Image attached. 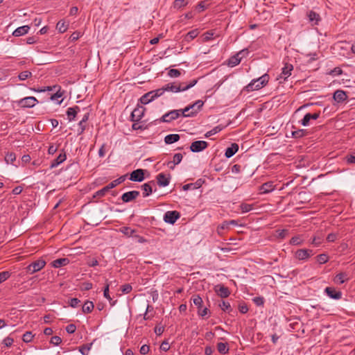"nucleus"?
Here are the masks:
<instances>
[{
    "label": "nucleus",
    "instance_id": "f257e3e1",
    "mask_svg": "<svg viewBox=\"0 0 355 355\" xmlns=\"http://www.w3.org/2000/svg\"><path fill=\"white\" fill-rule=\"evenodd\" d=\"M204 102L201 100L196 101L192 105L186 107L182 111V114L184 117L193 116L197 114L200 109L203 106Z\"/></svg>",
    "mask_w": 355,
    "mask_h": 355
},
{
    "label": "nucleus",
    "instance_id": "f03ea898",
    "mask_svg": "<svg viewBox=\"0 0 355 355\" xmlns=\"http://www.w3.org/2000/svg\"><path fill=\"white\" fill-rule=\"evenodd\" d=\"M268 80L269 76L265 73L257 79H253L245 89H250L252 86H255L256 89H261L266 85Z\"/></svg>",
    "mask_w": 355,
    "mask_h": 355
},
{
    "label": "nucleus",
    "instance_id": "7ed1b4c3",
    "mask_svg": "<svg viewBox=\"0 0 355 355\" xmlns=\"http://www.w3.org/2000/svg\"><path fill=\"white\" fill-rule=\"evenodd\" d=\"M249 53V51L248 49H244L241 51H240L239 53H237L236 55L232 56L229 60H228V66L231 67H234L236 65H238L243 58L248 55Z\"/></svg>",
    "mask_w": 355,
    "mask_h": 355
},
{
    "label": "nucleus",
    "instance_id": "20e7f679",
    "mask_svg": "<svg viewBox=\"0 0 355 355\" xmlns=\"http://www.w3.org/2000/svg\"><path fill=\"white\" fill-rule=\"evenodd\" d=\"M46 265V262L43 259H38L30 263L26 268V270L29 274H33L42 270Z\"/></svg>",
    "mask_w": 355,
    "mask_h": 355
},
{
    "label": "nucleus",
    "instance_id": "39448f33",
    "mask_svg": "<svg viewBox=\"0 0 355 355\" xmlns=\"http://www.w3.org/2000/svg\"><path fill=\"white\" fill-rule=\"evenodd\" d=\"M159 90H151L150 92L143 95L140 98L139 101L143 105H146L153 101L155 98L160 96L162 92L158 93Z\"/></svg>",
    "mask_w": 355,
    "mask_h": 355
},
{
    "label": "nucleus",
    "instance_id": "423d86ee",
    "mask_svg": "<svg viewBox=\"0 0 355 355\" xmlns=\"http://www.w3.org/2000/svg\"><path fill=\"white\" fill-rule=\"evenodd\" d=\"M37 102V100L35 97L28 96L20 99L17 101V103L21 107H33Z\"/></svg>",
    "mask_w": 355,
    "mask_h": 355
},
{
    "label": "nucleus",
    "instance_id": "0eeeda50",
    "mask_svg": "<svg viewBox=\"0 0 355 355\" xmlns=\"http://www.w3.org/2000/svg\"><path fill=\"white\" fill-rule=\"evenodd\" d=\"M180 217V214L177 211H168L164 216V222L169 224H174Z\"/></svg>",
    "mask_w": 355,
    "mask_h": 355
},
{
    "label": "nucleus",
    "instance_id": "6e6552de",
    "mask_svg": "<svg viewBox=\"0 0 355 355\" xmlns=\"http://www.w3.org/2000/svg\"><path fill=\"white\" fill-rule=\"evenodd\" d=\"M146 109L139 105L136 108L133 110L130 115V119L132 121L137 122L141 119L144 114Z\"/></svg>",
    "mask_w": 355,
    "mask_h": 355
},
{
    "label": "nucleus",
    "instance_id": "1a4fd4ad",
    "mask_svg": "<svg viewBox=\"0 0 355 355\" xmlns=\"http://www.w3.org/2000/svg\"><path fill=\"white\" fill-rule=\"evenodd\" d=\"M182 110H172L164 115L162 116L160 121L162 122H166L169 123L172 121L173 120H175L178 119L180 116V112H182Z\"/></svg>",
    "mask_w": 355,
    "mask_h": 355
},
{
    "label": "nucleus",
    "instance_id": "9d476101",
    "mask_svg": "<svg viewBox=\"0 0 355 355\" xmlns=\"http://www.w3.org/2000/svg\"><path fill=\"white\" fill-rule=\"evenodd\" d=\"M207 146L208 143L205 141H196L191 143L190 150L193 153H198L207 148Z\"/></svg>",
    "mask_w": 355,
    "mask_h": 355
},
{
    "label": "nucleus",
    "instance_id": "9b49d317",
    "mask_svg": "<svg viewBox=\"0 0 355 355\" xmlns=\"http://www.w3.org/2000/svg\"><path fill=\"white\" fill-rule=\"evenodd\" d=\"M214 291L217 295L222 298H226L230 295L229 288L223 284L215 286Z\"/></svg>",
    "mask_w": 355,
    "mask_h": 355
},
{
    "label": "nucleus",
    "instance_id": "f8f14e48",
    "mask_svg": "<svg viewBox=\"0 0 355 355\" xmlns=\"http://www.w3.org/2000/svg\"><path fill=\"white\" fill-rule=\"evenodd\" d=\"M139 194L140 193L138 191H128L121 196V200L123 202H130L135 200L139 196Z\"/></svg>",
    "mask_w": 355,
    "mask_h": 355
},
{
    "label": "nucleus",
    "instance_id": "ddd939ff",
    "mask_svg": "<svg viewBox=\"0 0 355 355\" xmlns=\"http://www.w3.org/2000/svg\"><path fill=\"white\" fill-rule=\"evenodd\" d=\"M313 254V250L300 249L295 252V258L299 260H305Z\"/></svg>",
    "mask_w": 355,
    "mask_h": 355
},
{
    "label": "nucleus",
    "instance_id": "4468645a",
    "mask_svg": "<svg viewBox=\"0 0 355 355\" xmlns=\"http://www.w3.org/2000/svg\"><path fill=\"white\" fill-rule=\"evenodd\" d=\"M293 69V67L291 64H286L284 67L282 69V73L279 75V77L277 80H279V83L282 82V79L285 80L287 78H288L291 75V71Z\"/></svg>",
    "mask_w": 355,
    "mask_h": 355
},
{
    "label": "nucleus",
    "instance_id": "2eb2a0df",
    "mask_svg": "<svg viewBox=\"0 0 355 355\" xmlns=\"http://www.w3.org/2000/svg\"><path fill=\"white\" fill-rule=\"evenodd\" d=\"M130 180L133 182H142L144 180V170L137 169L130 173Z\"/></svg>",
    "mask_w": 355,
    "mask_h": 355
},
{
    "label": "nucleus",
    "instance_id": "dca6fc26",
    "mask_svg": "<svg viewBox=\"0 0 355 355\" xmlns=\"http://www.w3.org/2000/svg\"><path fill=\"white\" fill-rule=\"evenodd\" d=\"M66 159H67L66 153H65L64 150L62 149L61 150L60 153L59 154V155L55 159L52 160V162L50 164V168H53L57 167L58 165H60V164L64 162L66 160Z\"/></svg>",
    "mask_w": 355,
    "mask_h": 355
},
{
    "label": "nucleus",
    "instance_id": "f3484780",
    "mask_svg": "<svg viewBox=\"0 0 355 355\" xmlns=\"http://www.w3.org/2000/svg\"><path fill=\"white\" fill-rule=\"evenodd\" d=\"M324 292L329 297L334 300H339L342 297V293L340 291H336V289L332 287H327Z\"/></svg>",
    "mask_w": 355,
    "mask_h": 355
},
{
    "label": "nucleus",
    "instance_id": "a211bd4d",
    "mask_svg": "<svg viewBox=\"0 0 355 355\" xmlns=\"http://www.w3.org/2000/svg\"><path fill=\"white\" fill-rule=\"evenodd\" d=\"M153 185H155L153 181L148 182L141 186L143 191V197L146 198L149 196L153 193Z\"/></svg>",
    "mask_w": 355,
    "mask_h": 355
},
{
    "label": "nucleus",
    "instance_id": "6ab92c4d",
    "mask_svg": "<svg viewBox=\"0 0 355 355\" xmlns=\"http://www.w3.org/2000/svg\"><path fill=\"white\" fill-rule=\"evenodd\" d=\"M334 100L338 103H343L344 101H345L347 98V95L345 92L344 90H336V92L334 94Z\"/></svg>",
    "mask_w": 355,
    "mask_h": 355
},
{
    "label": "nucleus",
    "instance_id": "aec40b11",
    "mask_svg": "<svg viewBox=\"0 0 355 355\" xmlns=\"http://www.w3.org/2000/svg\"><path fill=\"white\" fill-rule=\"evenodd\" d=\"M197 83L196 80H191L189 84L187 85H181L179 86L173 85H167L166 87H162V89H191L193 87L196 83Z\"/></svg>",
    "mask_w": 355,
    "mask_h": 355
},
{
    "label": "nucleus",
    "instance_id": "412c9836",
    "mask_svg": "<svg viewBox=\"0 0 355 355\" xmlns=\"http://www.w3.org/2000/svg\"><path fill=\"white\" fill-rule=\"evenodd\" d=\"M157 180L159 187H166L170 182V175L166 177L164 173H159L157 175Z\"/></svg>",
    "mask_w": 355,
    "mask_h": 355
},
{
    "label": "nucleus",
    "instance_id": "4be33fe9",
    "mask_svg": "<svg viewBox=\"0 0 355 355\" xmlns=\"http://www.w3.org/2000/svg\"><path fill=\"white\" fill-rule=\"evenodd\" d=\"M239 150V145L236 143H233L231 144L230 147H228L225 153V156L227 158L232 157L234 155H235Z\"/></svg>",
    "mask_w": 355,
    "mask_h": 355
},
{
    "label": "nucleus",
    "instance_id": "5701e85b",
    "mask_svg": "<svg viewBox=\"0 0 355 355\" xmlns=\"http://www.w3.org/2000/svg\"><path fill=\"white\" fill-rule=\"evenodd\" d=\"M307 17L309 18V21L313 24V25H317L318 22L320 21V17L319 14L316 13L314 11H309L307 14Z\"/></svg>",
    "mask_w": 355,
    "mask_h": 355
},
{
    "label": "nucleus",
    "instance_id": "b1692460",
    "mask_svg": "<svg viewBox=\"0 0 355 355\" xmlns=\"http://www.w3.org/2000/svg\"><path fill=\"white\" fill-rule=\"evenodd\" d=\"M29 30H30V27L28 26H20V27H18L17 28H16L13 31L12 35L15 37L22 36V35H24L25 34H26Z\"/></svg>",
    "mask_w": 355,
    "mask_h": 355
},
{
    "label": "nucleus",
    "instance_id": "393cba45",
    "mask_svg": "<svg viewBox=\"0 0 355 355\" xmlns=\"http://www.w3.org/2000/svg\"><path fill=\"white\" fill-rule=\"evenodd\" d=\"M80 111V108L78 106H74L73 107H69L67 110V115L69 121H71L75 119L77 115L78 112Z\"/></svg>",
    "mask_w": 355,
    "mask_h": 355
},
{
    "label": "nucleus",
    "instance_id": "a878e982",
    "mask_svg": "<svg viewBox=\"0 0 355 355\" xmlns=\"http://www.w3.org/2000/svg\"><path fill=\"white\" fill-rule=\"evenodd\" d=\"M199 34V31L198 29H193L189 32H188L184 38V40L187 42H190L194 38H196Z\"/></svg>",
    "mask_w": 355,
    "mask_h": 355
},
{
    "label": "nucleus",
    "instance_id": "bb28decb",
    "mask_svg": "<svg viewBox=\"0 0 355 355\" xmlns=\"http://www.w3.org/2000/svg\"><path fill=\"white\" fill-rule=\"evenodd\" d=\"M180 139V135L178 134H170L165 137L164 141L166 144H173Z\"/></svg>",
    "mask_w": 355,
    "mask_h": 355
},
{
    "label": "nucleus",
    "instance_id": "cd10ccee",
    "mask_svg": "<svg viewBox=\"0 0 355 355\" xmlns=\"http://www.w3.org/2000/svg\"><path fill=\"white\" fill-rule=\"evenodd\" d=\"M69 27V24H67L64 20H60L56 25V29L59 33H63L67 31Z\"/></svg>",
    "mask_w": 355,
    "mask_h": 355
},
{
    "label": "nucleus",
    "instance_id": "c85d7f7f",
    "mask_svg": "<svg viewBox=\"0 0 355 355\" xmlns=\"http://www.w3.org/2000/svg\"><path fill=\"white\" fill-rule=\"evenodd\" d=\"M69 263V260L67 258L58 259L53 261V266L55 268H60L67 265Z\"/></svg>",
    "mask_w": 355,
    "mask_h": 355
},
{
    "label": "nucleus",
    "instance_id": "c756f323",
    "mask_svg": "<svg viewBox=\"0 0 355 355\" xmlns=\"http://www.w3.org/2000/svg\"><path fill=\"white\" fill-rule=\"evenodd\" d=\"M346 280H347V277L345 272L338 273L334 277V282L339 284H343Z\"/></svg>",
    "mask_w": 355,
    "mask_h": 355
},
{
    "label": "nucleus",
    "instance_id": "7c9ffc66",
    "mask_svg": "<svg viewBox=\"0 0 355 355\" xmlns=\"http://www.w3.org/2000/svg\"><path fill=\"white\" fill-rule=\"evenodd\" d=\"M274 189V186L272 182H268L264 183L261 187V191L262 193H269Z\"/></svg>",
    "mask_w": 355,
    "mask_h": 355
},
{
    "label": "nucleus",
    "instance_id": "2f4dec72",
    "mask_svg": "<svg viewBox=\"0 0 355 355\" xmlns=\"http://www.w3.org/2000/svg\"><path fill=\"white\" fill-rule=\"evenodd\" d=\"M125 178H126V175H122L121 177H119V178L113 180L112 182H111L108 186L110 187V189H113L115 187H116L117 185L121 184L122 182H123L125 180Z\"/></svg>",
    "mask_w": 355,
    "mask_h": 355
},
{
    "label": "nucleus",
    "instance_id": "473e14b6",
    "mask_svg": "<svg viewBox=\"0 0 355 355\" xmlns=\"http://www.w3.org/2000/svg\"><path fill=\"white\" fill-rule=\"evenodd\" d=\"M217 349L222 354H227L229 351V347H228L227 343H218L217 344Z\"/></svg>",
    "mask_w": 355,
    "mask_h": 355
},
{
    "label": "nucleus",
    "instance_id": "72a5a7b5",
    "mask_svg": "<svg viewBox=\"0 0 355 355\" xmlns=\"http://www.w3.org/2000/svg\"><path fill=\"white\" fill-rule=\"evenodd\" d=\"M94 308V305L92 302L87 301L83 306L82 310L84 313H90Z\"/></svg>",
    "mask_w": 355,
    "mask_h": 355
},
{
    "label": "nucleus",
    "instance_id": "f704fd0d",
    "mask_svg": "<svg viewBox=\"0 0 355 355\" xmlns=\"http://www.w3.org/2000/svg\"><path fill=\"white\" fill-rule=\"evenodd\" d=\"M191 300L193 301V303L197 306L198 309L202 308L203 301L198 295H193Z\"/></svg>",
    "mask_w": 355,
    "mask_h": 355
},
{
    "label": "nucleus",
    "instance_id": "c9c22d12",
    "mask_svg": "<svg viewBox=\"0 0 355 355\" xmlns=\"http://www.w3.org/2000/svg\"><path fill=\"white\" fill-rule=\"evenodd\" d=\"M109 190H110V187L108 185L104 187L103 189L97 191L94 194V196L93 198H101V197H103L104 196L107 192L109 191Z\"/></svg>",
    "mask_w": 355,
    "mask_h": 355
},
{
    "label": "nucleus",
    "instance_id": "e433bc0d",
    "mask_svg": "<svg viewBox=\"0 0 355 355\" xmlns=\"http://www.w3.org/2000/svg\"><path fill=\"white\" fill-rule=\"evenodd\" d=\"M16 159V155L14 153H8L5 156V161L7 164H12Z\"/></svg>",
    "mask_w": 355,
    "mask_h": 355
},
{
    "label": "nucleus",
    "instance_id": "4c0bfd02",
    "mask_svg": "<svg viewBox=\"0 0 355 355\" xmlns=\"http://www.w3.org/2000/svg\"><path fill=\"white\" fill-rule=\"evenodd\" d=\"M316 259L320 264H323L329 261V257L326 254H321L316 257Z\"/></svg>",
    "mask_w": 355,
    "mask_h": 355
},
{
    "label": "nucleus",
    "instance_id": "58836bf2",
    "mask_svg": "<svg viewBox=\"0 0 355 355\" xmlns=\"http://www.w3.org/2000/svg\"><path fill=\"white\" fill-rule=\"evenodd\" d=\"M223 130V127H221L220 125H218V126H216L214 127L212 130L208 131L206 134H205V137H209L211 135H214L218 132H219L220 131H221Z\"/></svg>",
    "mask_w": 355,
    "mask_h": 355
},
{
    "label": "nucleus",
    "instance_id": "ea45409f",
    "mask_svg": "<svg viewBox=\"0 0 355 355\" xmlns=\"http://www.w3.org/2000/svg\"><path fill=\"white\" fill-rule=\"evenodd\" d=\"M91 347H92V343L91 344L83 345H82V346H80L79 347V352L83 355H87L89 351L91 349Z\"/></svg>",
    "mask_w": 355,
    "mask_h": 355
},
{
    "label": "nucleus",
    "instance_id": "a19ab883",
    "mask_svg": "<svg viewBox=\"0 0 355 355\" xmlns=\"http://www.w3.org/2000/svg\"><path fill=\"white\" fill-rule=\"evenodd\" d=\"M182 155L181 153H176L173 155V162H170L168 165L173 163L174 165L180 164L182 159Z\"/></svg>",
    "mask_w": 355,
    "mask_h": 355
},
{
    "label": "nucleus",
    "instance_id": "79ce46f5",
    "mask_svg": "<svg viewBox=\"0 0 355 355\" xmlns=\"http://www.w3.org/2000/svg\"><path fill=\"white\" fill-rule=\"evenodd\" d=\"M187 4V1L186 0H175L173 2V7L176 9H180Z\"/></svg>",
    "mask_w": 355,
    "mask_h": 355
},
{
    "label": "nucleus",
    "instance_id": "37998d69",
    "mask_svg": "<svg viewBox=\"0 0 355 355\" xmlns=\"http://www.w3.org/2000/svg\"><path fill=\"white\" fill-rule=\"evenodd\" d=\"M302 243L303 241L300 236H293L290 241V243L294 245H300Z\"/></svg>",
    "mask_w": 355,
    "mask_h": 355
},
{
    "label": "nucleus",
    "instance_id": "c03bdc74",
    "mask_svg": "<svg viewBox=\"0 0 355 355\" xmlns=\"http://www.w3.org/2000/svg\"><path fill=\"white\" fill-rule=\"evenodd\" d=\"M327 73L334 77L338 75H341L343 73V70L340 67H335L334 69L327 72Z\"/></svg>",
    "mask_w": 355,
    "mask_h": 355
},
{
    "label": "nucleus",
    "instance_id": "a18cd8bd",
    "mask_svg": "<svg viewBox=\"0 0 355 355\" xmlns=\"http://www.w3.org/2000/svg\"><path fill=\"white\" fill-rule=\"evenodd\" d=\"M218 306H220V308L225 311H232V309H231V306H230V304L228 302H225V301H222L219 304Z\"/></svg>",
    "mask_w": 355,
    "mask_h": 355
},
{
    "label": "nucleus",
    "instance_id": "49530a36",
    "mask_svg": "<svg viewBox=\"0 0 355 355\" xmlns=\"http://www.w3.org/2000/svg\"><path fill=\"white\" fill-rule=\"evenodd\" d=\"M345 160L347 164H355V152L351 154L347 155L345 157Z\"/></svg>",
    "mask_w": 355,
    "mask_h": 355
},
{
    "label": "nucleus",
    "instance_id": "de8ad7c7",
    "mask_svg": "<svg viewBox=\"0 0 355 355\" xmlns=\"http://www.w3.org/2000/svg\"><path fill=\"white\" fill-rule=\"evenodd\" d=\"M121 232L127 236H132L135 232V230H132L128 227H123L121 228Z\"/></svg>",
    "mask_w": 355,
    "mask_h": 355
},
{
    "label": "nucleus",
    "instance_id": "09e8293b",
    "mask_svg": "<svg viewBox=\"0 0 355 355\" xmlns=\"http://www.w3.org/2000/svg\"><path fill=\"white\" fill-rule=\"evenodd\" d=\"M33 338V335L32 334V332L31 331H26L22 337V340L25 343H29L31 342Z\"/></svg>",
    "mask_w": 355,
    "mask_h": 355
},
{
    "label": "nucleus",
    "instance_id": "8fccbe9b",
    "mask_svg": "<svg viewBox=\"0 0 355 355\" xmlns=\"http://www.w3.org/2000/svg\"><path fill=\"white\" fill-rule=\"evenodd\" d=\"M214 33L212 31L206 32L202 36L203 42H208L213 38Z\"/></svg>",
    "mask_w": 355,
    "mask_h": 355
},
{
    "label": "nucleus",
    "instance_id": "3c124183",
    "mask_svg": "<svg viewBox=\"0 0 355 355\" xmlns=\"http://www.w3.org/2000/svg\"><path fill=\"white\" fill-rule=\"evenodd\" d=\"M10 272L8 271H3L0 272V284L5 282L10 277Z\"/></svg>",
    "mask_w": 355,
    "mask_h": 355
},
{
    "label": "nucleus",
    "instance_id": "603ef678",
    "mask_svg": "<svg viewBox=\"0 0 355 355\" xmlns=\"http://www.w3.org/2000/svg\"><path fill=\"white\" fill-rule=\"evenodd\" d=\"M180 73H181L178 69H171L168 73V76L171 78H177V77L180 76Z\"/></svg>",
    "mask_w": 355,
    "mask_h": 355
},
{
    "label": "nucleus",
    "instance_id": "864d4df0",
    "mask_svg": "<svg viewBox=\"0 0 355 355\" xmlns=\"http://www.w3.org/2000/svg\"><path fill=\"white\" fill-rule=\"evenodd\" d=\"M31 75V73L28 71H22L19 74V79L21 80H24L26 78H28V76Z\"/></svg>",
    "mask_w": 355,
    "mask_h": 355
},
{
    "label": "nucleus",
    "instance_id": "5fc2aeb1",
    "mask_svg": "<svg viewBox=\"0 0 355 355\" xmlns=\"http://www.w3.org/2000/svg\"><path fill=\"white\" fill-rule=\"evenodd\" d=\"M13 342H14L13 338L10 336H8L3 339V344L6 347H10L12 345Z\"/></svg>",
    "mask_w": 355,
    "mask_h": 355
},
{
    "label": "nucleus",
    "instance_id": "6e6d98bb",
    "mask_svg": "<svg viewBox=\"0 0 355 355\" xmlns=\"http://www.w3.org/2000/svg\"><path fill=\"white\" fill-rule=\"evenodd\" d=\"M50 342L53 345L57 346L61 343L62 339L60 338V337L55 336L51 337Z\"/></svg>",
    "mask_w": 355,
    "mask_h": 355
},
{
    "label": "nucleus",
    "instance_id": "4d7b16f0",
    "mask_svg": "<svg viewBox=\"0 0 355 355\" xmlns=\"http://www.w3.org/2000/svg\"><path fill=\"white\" fill-rule=\"evenodd\" d=\"M253 302L257 306H262L264 303V299L262 297H255L253 298Z\"/></svg>",
    "mask_w": 355,
    "mask_h": 355
},
{
    "label": "nucleus",
    "instance_id": "13d9d810",
    "mask_svg": "<svg viewBox=\"0 0 355 355\" xmlns=\"http://www.w3.org/2000/svg\"><path fill=\"white\" fill-rule=\"evenodd\" d=\"M132 289V286L129 284H124L121 286V291L123 293H129Z\"/></svg>",
    "mask_w": 355,
    "mask_h": 355
},
{
    "label": "nucleus",
    "instance_id": "bf43d9fd",
    "mask_svg": "<svg viewBox=\"0 0 355 355\" xmlns=\"http://www.w3.org/2000/svg\"><path fill=\"white\" fill-rule=\"evenodd\" d=\"M311 119L309 114L307 113L304 115V118L301 121V123L303 126H307L309 124Z\"/></svg>",
    "mask_w": 355,
    "mask_h": 355
},
{
    "label": "nucleus",
    "instance_id": "052dcab7",
    "mask_svg": "<svg viewBox=\"0 0 355 355\" xmlns=\"http://www.w3.org/2000/svg\"><path fill=\"white\" fill-rule=\"evenodd\" d=\"M277 238L284 239L288 234V230H277Z\"/></svg>",
    "mask_w": 355,
    "mask_h": 355
},
{
    "label": "nucleus",
    "instance_id": "680f3d73",
    "mask_svg": "<svg viewBox=\"0 0 355 355\" xmlns=\"http://www.w3.org/2000/svg\"><path fill=\"white\" fill-rule=\"evenodd\" d=\"M322 238L319 236H314L311 241V243L315 246H319L322 243Z\"/></svg>",
    "mask_w": 355,
    "mask_h": 355
},
{
    "label": "nucleus",
    "instance_id": "e2e57ef3",
    "mask_svg": "<svg viewBox=\"0 0 355 355\" xmlns=\"http://www.w3.org/2000/svg\"><path fill=\"white\" fill-rule=\"evenodd\" d=\"M304 130H298L297 131L293 132V136L295 138H300L302 137L304 135Z\"/></svg>",
    "mask_w": 355,
    "mask_h": 355
},
{
    "label": "nucleus",
    "instance_id": "0e129e2a",
    "mask_svg": "<svg viewBox=\"0 0 355 355\" xmlns=\"http://www.w3.org/2000/svg\"><path fill=\"white\" fill-rule=\"evenodd\" d=\"M76 329V327L75 324H68L66 327V331L67 333L69 334H73L75 332Z\"/></svg>",
    "mask_w": 355,
    "mask_h": 355
},
{
    "label": "nucleus",
    "instance_id": "69168bd1",
    "mask_svg": "<svg viewBox=\"0 0 355 355\" xmlns=\"http://www.w3.org/2000/svg\"><path fill=\"white\" fill-rule=\"evenodd\" d=\"M208 313H209V310L207 307H205L204 309L201 308L198 310V313L201 317L205 316L206 315H207Z\"/></svg>",
    "mask_w": 355,
    "mask_h": 355
},
{
    "label": "nucleus",
    "instance_id": "338daca9",
    "mask_svg": "<svg viewBox=\"0 0 355 355\" xmlns=\"http://www.w3.org/2000/svg\"><path fill=\"white\" fill-rule=\"evenodd\" d=\"M241 208L243 212H248L252 209V205L248 204H242Z\"/></svg>",
    "mask_w": 355,
    "mask_h": 355
},
{
    "label": "nucleus",
    "instance_id": "774afa93",
    "mask_svg": "<svg viewBox=\"0 0 355 355\" xmlns=\"http://www.w3.org/2000/svg\"><path fill=\"white\" fill-rule=\"evenodd\" d=\"M170 349V345L168 342L164 341L160 345V349L164 352H167Z\"/></svg>",
    "mask_w": 355,
    "mask_h": 355
}]
</instances>
